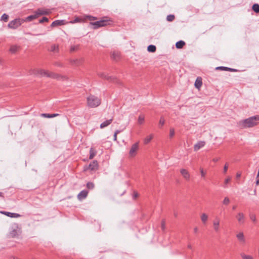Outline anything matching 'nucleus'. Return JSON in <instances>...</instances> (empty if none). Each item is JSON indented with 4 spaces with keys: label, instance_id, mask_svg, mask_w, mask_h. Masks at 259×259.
Returning a JSON list of instances; mask_svg holds the SVG:
<instances>
[{
    "label": "nucleus",
    "instance_id": "1",
    "mask_svg": "<svg viewBox=\"0 0 259 259\" xmlns=\"http://www.w3.org/2000/svg\"><path fill=\"white\" fill-rule=\"evenodd\" d=\"M259 121V115L251 116L239 122V126L242 128L252 127L256 125Z\"/></svg>",
    "mask_w": 259,
    "mask_h": 259
},
{
    "label": "nucleus",
    "instance_id": "2",
    "mask_svg": "<svg viewBox=\"0 0 259 259\" xmlns=\"http://www.w3.org/2000/svg\"><path fill=\"white\" fill-rule=\"evenodd\" d=\"M113 22L110 18L108 17H103L101 19L96 22H90V25L92 26L94 29H97L100 27L110 25Z\"/></svg>",
    "mask_w": 259,
    "mask_h": 259
},
{
    "label": "nucleus",
    "instance_id": "3",
    "mask_svg": "<svg viewBox=\"0 0 259 259\" xmlns=\"http://www.w3.org/2000/svg\"><path fill=\"white\" fill-rule=\"evenodd\" d=\"M101 102L100 99L94 95H90L87 98V104L90 107H97L101 104Z\"/></svg>",
    "mask_w": 259,
    "mask_h": 259
},
{
    "label": "nucleus",
    "instance_id": "4",
    "mask_svg": "<svg viewBox=\"0 0 259 259\" xmlns=\"http://www.w3.org/2000/svg\"><path fill=\"white\" fill-rule=\"evenodd\" d=\"M24 22H25V20H24L23 19L16 18L10 21L8 25V27L11 29H16L20 26Z\"/></svg>",
    "mask_w": 259,
    "mask_h": 259
},
{
    "label": "nucleus",
    "instance_id": "5",
    "mask_svg": "<svg viewBox=\"0 0 259 259\" xmlns=\"http://www.w3.org/2000/svg\"><path fill=\"white\" fill-rule=\"evenodd\" d=\"M98 75L100 77H101L103 79H105L106 80H109L111 82H117V83L118 82V79L115 77L112 76H109L108 75L106 74L104 72L98 73Z\"/></svg>",
    "mask_w": 259,
    "mask_h": 259
},
{
    "label": "nucleus",
    "instance_id": "6",
    "mask_svg": "<svg viewBox=\"0 0 259 259\" xmlns=\"http://www.w3.org/2000/svg\"><path fill=\"white\" fill-rule=\"evenodd\" d=\"M98 163L97 160H94L89 165L84 167V171H87L88 169L91 171H96L98 169Z\"/></svg>",
    "mask_w": 259,
    "mask_h": 259
},
{
    "label": "nucleus",
    "instance_id": "7",
    "mask_svg": "<svg viewBox=\"0 0 259 259\" xmlns=\"http://www.w3.org/2000/svg\"><path fill=\"white\" fill-rule=\"evenodd\" d=\"M139 149V142H137L132 145L131 148L129 151V155L131 157L135 156L137 154V151Z\"/></svg>",
    "mask_w": 259,
    "mask_h": 259
},
{
    "label": "nucleus",
    "instance_id": "8",
    "mask_svg": "<svg viewBox=\"0 0 259 259\" xmlns=\"http://www.w3.org/2000/svg\"><path fill=\"white\" fill-rule=\"evenodd\" d=\"M35 12L38 17L41 15H49L51 13L50 10L44 9H38L35 11Z\"/></svg>",
    "mask_w": 259,
    "mask_h": 259
},
{
    "label": "nucleus",
    "instance_id": "9",
    "mask_svg": "<svg viewBox=\"0 0 259 259\" xmlns=\"http://www.w3.org/2000/svg\"><path fill=\"white\" fill-rule=\"evenodd\" d=\"M220 220L219 218L215 217L213 221V227L215 232H218L220 231Z\"/></svg>",
    "mask_w": 259,
    "mask_h": 259
},
{
    "label": "nucleus",
    "instance_id": "10",
    "mask_svg": "<svg viewBox=\"0 0 259 259\" xmlns=\"http://www.w3.org/2000/svg\"><path fill=\"white\" fill-rule=\"evenodd\" d=\"M206 143L205 141H198L197 143H196L194 145V151H198L200 148L203 147Z\"/></svg>",
    "mask_w": 259,
    "mask_h": 259
},
{
    "label": "nucleus",
    "instance_id": "11",
    "mask_svg": "<svg viewBox=\"0 0 259 259\" xmlns=\"http://www.w3.org/2000/svg\"><path fill=\"white\" fill-rule=\"evenodd\" d=\"M83 61V59L82 58L71 59L70 60V63L72 65L78 66L82 63Z\"/></svg>",
    "mask_w": 259,
    "mask_h": 259
},
{
    "label": "nucleus",
    "instance_id": "12",
    "mask_svg": "<svg viewBox=\"0 0 259 259\" xmlns=\"http://www.w3.org/2000/svg\"><path fill=\"white\" fill-rule=\"evenodd\" d=\"M180 172L185 179H186L187 181L189 180L190 174L187 169L184 168L181 169L180 170Z\"/></svg>",
    "mask_w": 259,
    "mask_h": 259
},
{
    "label": "nucleus",
    "instance_id": "13",
    "mask_svg": "<svg viewBox=\"0 0 259 259\" xmlns=\"http://www.w3.org/2000/svg\"><path fill=\"white\" fill-rule=\"evenodd\" d=\"M113 120V117H112L110 119H109L108 120H106L105 121H104L103 122H102L100 124V127L101 128H104L105 127L108 126V125H109L112 123Z\"/></svg>",
    "mask_w": 259,
    "mask_h": 259
},
{
    "label": "nucleus",
    "instance_id": "14",
    "mask_svg": "<svg viewBox=\"0 0 259 259\" xmlns=\"http://www.w3.org/2000/svg\"><path fill=\"white\" fill-rule=\"evenodd\" d=\"M216 70H221L223 71H229L231 72H237L238 70L224 66H219L215 68Z\"/></svg>",
    "mask_w": 259,
    "mask_h": 259
},
{
    "label": "nucleus",
    "instance_id": "15",
    "mask_svg": "<svg viewBox=\"0 0 259 259\" xmlns=\"http://www.w3.org/2000/svg\"><path fill=\"white\" fill-rule=\"evenodd\" d=\"M1 213L10 218H16L20 217V215L17 213H13L8 211H2Z\"/></svg>",
    "mask_w": 259,
    "mask_h": 259
},
{
    "label": "nucleus",
    "instance_id": "16",
    "mask_svg": "<svg viewBox=\"0 0 259 259\" xmlns=\"http://www.w3.org/2000/svg\"><path fill=\"white\" fill-rule=\"evenodd\" d=\"M236 217L237 218L238 222L240 224H242L244 223L245 218H244V215L242 212H239L238 213V214L237 215Z\"/></svg>",
    "mask_w": 259,
    "mask_h": 259
},
{
    "label": "nucleus",
    "instance_id": "17",
    "mask_svg": "<svg viewBox=\"0 0 259 259\" xmlns=\"http://www.w3.org/2000/svg\"><path fill=\"white\" fill-rule=\"evenodd\" d=\"M88 192L86 190L81 191L77 195L78 199L82 200L87 197Z\"/></svg>",
    "mask_w": 259,
    "mask_h": 259
},
{
    "label": "nucleus",
    "instance_id": "18",
    "mask_svg": "<svg viewBox=\"0 0 259 259\" xmlns=\"http://www.w3.org/2000/svg\"><path fill=\"white\" fill-rule=\"evenodd\" d=\"M48 73L49 72H48V71H47L46 70H44V69H39V70H37L36 71L35 74L36 75H40L41 76H46L48 77Z\"/></svg>",
    "mask_w": 259,
    "mask_h": 259
},
{
    "label": "nucleus",
    "instance_id": "19",
    "mask_svg": "<svg viewBox=\"0 0 259 259\" xmlns=\"http://www.w3.org/2000/svg\"><path fill=\"white\" fill-rule=\"evenodd\" d=\"M202 81L201 77H197L195 82V87L196 88L199 89L202 86Z\"/></svg>",
    "mask_w": 259,
    "mask_h": 259
},
{
    "label": "nucleus",
    "instance_id": "20",
    "mask_svg": "<svg viewBox=\"0 0 259 259\" xmlns=\"http://www.w3.org/2000/svg\"><path fill=\"white\" fill-rule=\"evenodd\" d=\"M63 24H64V20H55V21H53L52 23L51 26L52 27H54L55 26H60V25H62Z\"/></svg>",
    "mask_w": 259,
    "mask_h": 259
},
{
    "label": "nucleus",
    "instance_id": "21",
    "mask_svg": "<svg viewBox=\"0 0 259 259\" xmlns=\"http://www.w3.org/2000/svg\"><path fill=\"white\" fill-rule=\"evenodd\" d=\"M59 115V114L54 113V114H49V113H41L40 114V116L45 118H53L57 117Z\"/></svg>",
    "mask_w": 259,
    "mask_h": 259
},
{
    "label": "nucleus",
    "instance_id": "22",
    "mask_svg": "<svg viewBox=\"0 0 259 259\" xmlns=\"http://www.w3.org/2000/svg\"><path fill=\"white\" fill-rule=\"evenodd\" d=\"M38 17L37 15V14L36 13L35 11L34 12V14L33 15H30L28 17H27L25 19H24V20H25V21H31L33 20H34L36 18H37Z\"/></svg>",
    "mask_w": 259,
    "mask_h": 259
},
{
    "label": "nucleus",
    "instance_id": "23",
    "mask_svg": "<svg viewBox=\"0 0 259 259\" xmlns=\"http://www.w3.org/2000/svg\"><path fill=\"white\" fill-rule=\"evenodd\" d=\"M186 43L183 40H179L176 44V47L177 49H182L185 45Z\"/></svg>",
    "mask_w": 259,
    "mask_h": 259
},
{
    "label": "nucleus",
    "instance_id": "24",
    "mask_svg": "<svg viewBox=\"0 0 259 259\" xmlns=\"http://www.w3.org/2000/svg\"><path fill=\"white\" fill-rule=\"evenodd\" d=\"M236 237L238 240L242 242H245V239L244 237V234L243 232H239L238 234H237Z\"/></svg>",
    "mask_w": 259,
    "mask_h": 259
},
{
    "label": "nucleus",
    "instance_id": "25",
    "mask_svg": "<svg viewBox=\"0 0 259 259\" xmlns=\"http://www.w3.org/2000/svg\"><path fill=\"white\" fill-rule=\"evenodd\" d=\"M96 153H97L96 151L93 148H92V147L90 149L89 158L90 159H93L95 157V156L96 155Z\"/></svg>",
    "mask_w": 259,
    "mask_h": 259
},
{
    "label": "nucleus",
    "instance_id": "26",
    "mask_svg": "<svg viewBox=\"0 0 259 259\" xmlns=\"http://www.w3.org/2000/svg\"><path fill=\"white\" fill-rule=\"evenodd\" d=\"M84 20H89L91 22H92L93 21L96 20L98 19V18L96 17H94L91 15H85L84 17Z\"/></svg>",
    "mask_w": 259,
    "mask_h": 259
},
{
    "label": "nucleus",
    "instance_id": "27",
    "mask_svg": "<svg viewBox=\"0 0 259 259\" xmlns=\"http://www.w3.org/2000/svg\"><path fill=\"white\" fill-rule=\"evenodd\" d=\"M112 58L113 60L117 61L120 58V54L118 52H113L112 54Z\"/></svg>",
    "mask_w": 259,
    "mask_h": 259
},
{
    "label": "nucleus",
    "instance_id": "28",
    "mask_svg": "<svg viewBox=\"0 0 259 259\" xmlns=\"http://www.w3.org/2000/svg\"><path fill=\"white\" fill-rule=\"evenodd\" d=\"M156 46L153 45H149L147 48V50L149 52L154 53L156 51Z\"/></svg>",
    "mask_w": 259,
    "mask_h": 259
},
{
    "label": "nucleus",
    "instance_id": "29",
    "mask_svg": "<svg viewBox=\"0 0 259 259\" xmlns=\"http://www.w3.org/2000/svg\"><path fill=\"white\" fill-rule=\"evenodd\" d=\"M153 138V135H150L149 136H147L144 140V144H148L151 140Z\"/></svg>",
    "mask_w": 259,
    "mask_h": 259
},
{
    "label": "nucleus",
    "instance_id": "30",
    "mask_svg": "<svg viewBox=\"0 0 259 259\" xmlns=\"http://www.w3.org/2000/svg\"><path fill=\"white\" fill-rule=\"evenodd\" d=\"M49 51L51 52H58L59 47L58 45H52L51 46L50 49H49Z\"/></svg>",
    "mask_w": 259,
    "mask_h": 259
},
{
    "label": "nucleus",
    "instance_id": "31",
    "mask_svg": "<svg viewBox=\"0 0 259 259\" xmlns=\"http://www.w3.org/2000/svg\"><path fill=\"white\" fill-rule=\"evenodd\" d=\"M252 10L256 13H259V5L254 4L252 6Z\"/></svg>",
    "mask_w": 259,
    "mask_h": 259
},
{
    "label": "nucleus",
    "instance_id": "32",
    "mask_svg": "<svg viewBox=\"0 0 259 259\" xmlns=\"http://www.w3.org/2000/svg\"><path fill=\"white\" fill-rule=\"evenodd\" d=\"M207 219H208V216L206 214L203 213L201 214V220L204 224H205L206 222V221H207Z\"/></svg>",
    "mask_w": 259,
    "mask_h": 259
},
{
    "label": "nucleus",
    "instance_id": "33",
    "mask_svg": "<svg viewBox=\"0 0 259 259\" xmlns=\"http://www.w3.org/2000/svg\"><path fill=\"white\" fill-rule=\"evenodd\" d=\"M79 49V45H75V46H72L70 47V52H75V51H76L78 50Z\"/></svg>",
    "mask_w": 259,
    "mask_h": 259
},
{
    "label": "nucleus",
    "instance_id": "34",
    "mask_svg": "<svg viewBox=\"0 0 259 259\" xmlns=\"http://www.w3.org/2000/svg\"><path fill=\"white\" fill-rule=\"evenodd\" d=\"M145 117L144 115L143 114H141L139 115L138 117V123L140 124H142L143 123L144 121Z\"/></svg>",
    "mask_w": 259,
    "mask_h": 259
},
{
    "label": "nucleus",
    "instance_id": "35",
    "mask_svg": "<svg viewBox=\"0 0 259 259\" xmlns=\"http://www.w3.org/2000/svg\"><path fill=\"white\" fill-rule=\"evenodd\" d=\"M9 19V15L6 13H4L3 14V15L1 17V20L4 21V22H6L8 21Z\"/></svg>",
    "mask_w": 259,
    "mask_h": 259
},
{
    "label": "nucleus",
    "instance_id": "36",
    "mask_svg": "<svg viewBox=\"0 0 259 259\" xmlns=\"http://www.w3.org/2000/svg\"><path fill=\"white\" fill-rule=\"evenodd\" d=\"M57 75L58 76H57V77L56 78V79H58V80H67L68 79V77L66 76H63V75H61L60 74H57Z\"/></svg>",
    "mask_w": 259,
    "mask_h": 259
},
{
    "label": "nucleus",
    "instance_id": "37",
    "mask_svg": "<svg viewBox=\"0 0 259 259\" xmlns=\"http://www.w3.org/2000/svg\"><path fill=\"white\" fill-rule=\"evenodd\" d=\"M18 48V47L17 46H11L10 49V51L12 53L14 54V53H15L17 51Z\"/></svg>",
    "mask_w": 259,
    "mask_h": 259
},
{
    "label": "nucleus",
    "instance_id": "38",
    "mask_svg": "<svg viewBox=\"0 0 259 259\" xmlns=\"http://www.w3.org/2000/svg\"><path fill=\"white\" fill-rule=\"evenodd\" d=\"M175 16L174 15H168L166 17V20L169 22H171L175 19Z\"/></svg>",
    "mask_w": 259,
    "mask_h": 259
},
{
    "label": "nucleus",
    "instance_id": "39",
    "mask_svg": "<svg viewBox=\"0 0 259 259\" xmlns=\"http://www.w3.org/2000/svg\"><path fill=\"white\" fill-rule=\"evenodd\" d=\"M18 234V232H17V230H15V229H14L11 232H10V236L14 238L15 237H16Z\"/></svg>",
    "mask_w": 259,
    "mask_h": 259
},
{
    "label": "nucleus",
    "instance_id": "40",
    "mask_svg": "<svg viewBox=\"0 0 259 259\" xmlns=\"http://www.w3.org/2000/svg\"><path fill=\"white\" fill-rule=\"evenodd\" d=\"M57 76H58L57 75V73H54V72H49L48 73V77H50V78H52L56 79Z\"/></svg>",
    "mask_w": 259,
    "mask_h": 259
},
{
    "label": "nucleus",
    "instance_id": "41",
    "mask_svg": "<svg viewBox=\"0 0 259 259\" xmlns=\"http://www.w3.org/2000/svg\"><path fill=\"white\" fill-rule=\"evenodd\" d=\"M241 256L243 259H253L251 255H246L244 253H241Z\"/></svg>",
    "mask_w": 259,
    "mask_h": 259
},
{
    "label": "nucleus",
    "instance_id": "42",
    "mask_svg": "<svg viewBox=\"0 0 259 259\" xmlns=\"http://www.w3.org/2000/svg\"><path fill=\"white\" fill-rule=\"evenodd\" d=\"M94 186H95V185H94V183L92 182H88L87 184V187L89 189H93L94 188Z\"/></svg>",
    "mask_w": 259,
    "mask_h": 259
},
{
    "label": "nucleus",
    "instance_id": "43",
    "mask_svg": "<svg viewBox=\"0 0 259 259\" xmlns=\"http://www.w3.org/2000/svg\"><path fill=\"white\" fill-rule=\"evenodd\" d=\"M230 202V201L229 198L228 197H226L223 201V204L227 205L229 204Z\"/></svg>",
    "mask_w": 259,
    "mask_h": 259
},
{
    "label": "nucleus",
    "instance_id": "44",
    "mask_svg": "<svg viewBox=\"0 0 259 259\" xmlns=\"http://www.w3.org/2000/svg\"><path fill=\"white\" fill-rule=\"evenodd\" d=\"M48 21H49V19H48V18L47 17H43L42 18V19H40L39 20V23H44L45 22H48Z\"/></svg>",
    "mask_w": 259,
    "mask_h": 259
},
{
    "label": "nucleus",
    "instance_id": "45",
    "mask_svg": "<svg viewBox=\"0 0 259 259\" xmlns=\"http://www.w3.org/2000/svg\"><path fill=\"white\" fill-rule=\"evenodd\" d=\"M120 132V131L119 130H116L115 133H114V136H113V138H114V141H117V135L118 134H119V133Z\"/></svg>",
    "mask_w": 259,
    "mask_h": 259
},
{
    "label": "nucleus",
    "instance_id": "46",
    "mask_svg": "<svg viewBox=\"0 0 259 259\" xmlns=\"http://www.w3.org/2000/svg\"><path fill=\"white\" fill-rule=\"evenodd\" d=\"M165 120L163 117H161L159 120V124L162 126L164 125Z\"/></svg>",
    "mask_w": 259,
    "mask_h": 259
},
{
    "label": "nucleus",
    "instance_id": "47",
    "mask_svg": "<svg viewBox=\"0 0 259 259\" xmlns=\"http://www.w3.org/2000/svg\"><path fill=\"white\" fill-rule=\"evenodd\" d=\"M200 174H201V176L202 178H204L205 176V175H206V172L204 171L203 170V168H200Z\"/></svg>",
    "mask_w": 259,
    "mask_h": 259
},
{
    "label": "nucleus",
    "instance_id": "48",
    "mask_svg": "<svg viewBox=\"0 0 259 259\" xmlns=\"http://www.w3.org/2000/svg\"><path fill=\"white\" fill-rule=\"evenodd\" d=\"M175 135V131L173 128H171L169 131V137H172Z\"/></svg>",
    "mask_w": 259,
    "mask_h": 259
},
{
    "label": "nucleus",
    "instance_id": "49",
    "mask_svg": "<svg viewBox=\"0 0 259 259\" xmlns=\"http://www.w3.org/2000/svg\"><path fill=\"white\" fill-rule=\"evenodd\" d=\"M228 168V164L227 163H226L224 166V169H223L224 173H226V172L227 171Z\"/></svg>",
    "mask_w": 259,
    "mask_h": 259
},
{
    "label": "nucleus",
    "instance_id": "50",
    "mask_svg": "<svg viewBox=\"0 0 259 259\" xmlns=\"http://www.w3.org/2000/svg\"><path fill=\"white\" fill-rule=\"evenodd\" d=\"M82 21H84V20H82V19L81 18H78V17H77L75 19H74V22H81Z\"/></svg>",
    "mask_w": 259,
    "mask_h": 259
},
{
    "label": "nucleus",
    "instance_id": "51",
    "mask_svg": "<svg viewBox=\"0 0 259 259\" xmlns=\"http://www.w3.org/2000/svg\"><path fill=\"white\" fill-rule=\"evenodd\" d=\"M55 65L56 66H58V67H62L63 66V65L60 62H55Z\"/></svg>",
    "mask_w": 259,
    "mask_h": 259
},
{
    "label": "nucleus",
    "instance_id": "52",
    "mask_svg": "<svg viewBox=\"0 0 259 259\" xmlns=\"http://www.w3.org/2000/svg\"><path fill=\"white\" fill-rule=\"evenodd\" d=\"M161 228L163 230L165 229V222L164 220L161 222Z\"/></svg>",
    "mask_w": 259,
    "mask_h": 259
},
{
    "label": "nucleus",
    "instance_id": "53",
    "mask_svg": "<svg viewBox=\"0 0 259 259\" xmlns=\"http://www.w3.org/2000/svg\"><path fill=\"white\" fill-rule=\"evenodd\" d=\"M230 180H231V178L229 177L226 179L225 180V184L226 185L227 184H228L230 181Z\"/></svg>",
    "mask_w": 259,
    "mask_h": 259
},
{
    "label": "nucleus",
    "instance_id": "54",
    "mask_svg": "<svg viewBox=\"0 0 259 259\" xmlns=\"http://www.w3.org/2000/svg\"><path fill=\"white\" fill-rule=\"evenodd\" d=\"M138 196V193L137 192H134L133 198L134 199H136V198Z\"/></svg>",
    "mask_w": 259,
    "mask_h": 259
},
{
    "label": "nucleus",
    "instance_id": "55",
    "mask_svg": "<svg viewBox=\"0 0 259 259\" xmlns=\"http://www.w3.org/2000/svg\"><path fill=\"white\" fill-rule=\"evenodd\" d=\"M250 219L253 221V222H255V220H256V219H255V216L254 215H252L250 216Z\"/></svg>",
    "mask_w": 259,
    "mask_h": 259
},
{
    "label": "nucleus",
    "instance_id": "56",
    "mask_svg": "<svg viewBox=\"0 0 259 259\" xmlns=\"http://www.w3.org/2000/svg\"><path fill=\"white\" fill-rule=\"evenodd\" d=\"M220 160V158H214L212 159V161L214 162L218 161Z\"/></svg>",
    "mask_w": 259,
    "mask_h": 259
},
{
    "label": "nucleus",
    "instance_id": "57",
    "mask_svg": "<svg viewBox=\"0 0 259 259\" xmlns=\"http://www.w3.org/2000/svg\"><path fill=\"white\" fill-rule=\"evenodd\" d=\"M0 197H2L3 198H4V193L2 192H0Z\"/></svg>",
    "mask_w": 259,
    "mask_h": 259
},
{
    "label": "nucleus",
    "instance_id": "58",
    "mask_svg": "<svg viewBox=\"0 0 259 259\" xmlns=\"http://www.w3.org/2000/svg\"><path fill=\"white\" fill-rule=\"evenodd\" d=\"M194 231L195 233H197L198 231V228L197 227H195L194 229Z\"/></svg>",
    "mask_w": 259,
    "mask_h": 259
},
{
    "label": "nucleus",
    "instance_id": "59",
    "mask_svg": "<svg viewBox=\"0 0 259 259\" xmlns=\"http://www.w3.org/2000/svg\"><path fill=\"white\" fill-rule=\"evenodd\" d=\"M256 184L257 185H259V179L258 180H256Z\"/></svg>",
    "mask_w": 259,
    "mask_h": 259
},
{
    "label": "nucleus",
    "instance_id": "60",
    "mask_svg": "<svg viewBox=\"0 0 259 259\" xmlns=\"http://www.w3.org/2000/svg\"><path fill=\"white\" fill-rule=\"evenodd\" d=\"M188 247L189 249H192V246H191V245L189 244V245H188Z\"/></svg>",
    "mask_w": 259,
    "mask_h": 259
},
{
    "label": "nucleus",
    "instance_id": "61",
    "mask_svg": "<svg viewBox=\"0 0 259 259\" xmlns=\"http://www.w3.org/2000/svg\"><path fill=\"white\" fill-rule=\"evenodd\" d=\"M236 207L237 206L236 205L233 206L232 207L233 210H235L236 208Z\"/></svg>",
    "mask_w": 259,
    "mask_h": 259
},
{
    "label": "nucleus",
    "instance_id": "62",
    "mask_svg": "<svg viewBox=\"0 0 259 259\" xmlns=\"http://www.w3.org/2000/svg\"><path fill=\"white\" fill-rule=\"evenodd\" d=\"M13 259H19L18 258L15 257H13Z\"/></svg>",
    "mask_w": 259,
    "mask_h": 259
},
{
    "label": "nucleus",
    "instance_id": "63",
    "mask_svg": "<svg viewBox=\"0 0 259 259\" xmlns=\"http://www.w3.org/2000/svg\"><path fill=\"white\" fill-rule=\"evenodd\" d=\"M67 259H73V258H72L71 257H68Z\"/></svg>",
    "mask_w": 259,
    "mask_h": 259
},
{
    "label": "nucleus",
    "instance_id": "64",
    "mask_svg": "<svg viewBox=\"0 0 259 259\" xmlns=\"http://www.w3.org/2000/svg\"><path fill=\"white\" fill-rule=\"evenodd\" d=\"M237 177H240V175H237Z\"/></svg>",
    "mask_w": 259,
    "mask_h": 259
}]
</instances>
